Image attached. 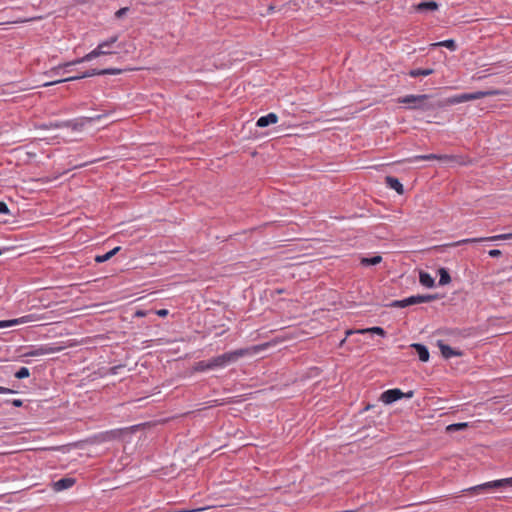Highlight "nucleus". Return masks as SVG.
<instances>
[{
	"mask_svg": "<svg viewBox=\"0 0 512 512\" xmlns=\"http://www.w3.org/2000/svg\"><path fill=\"white\" fill-rule=\"evenodd\" d=\"M267 346L268 344L255 345L250 348H240L234 351L226 352L222 355H218L208 360L209 368L210 370L224 368L230 365L231 363H235L241 357H244L252 353H257L265 349Z\"/></svg>",
	"mask_w": 512,
	"mask_h": 512,
	"instance_id": "1",
	"label": "nucleus"
},
{
	"mask_svg": "<svg viewBox=\"0 0 512 512\" xmlns=\"http://www.w3.org/2000/svg\"><path fill=\"white\" fill-rule=\"evenodd\" d=\"M429 98L430 96L427 94L406 95L398 98V103L409 104V109H417L423 111L433 110L435 108H440L444 106V104L441 102H439L436 105L429 103Z\"/></svg>",
	"mask_w": 512,
	"mask_h": 512,
	"instance_id": "2",
	"label": "nucleus"
},
{
	"mask_svg": "<svg viewBox=\"0 0 512 512\" xmlns=\"http://www.w3.org/2000/svg\"><path fill=\"white\" fill-rule=\"evenodd\" d=\"M117 41H118V36L117 35L112 36L109 39L100 42L98 44V46L94 50H92L91 52L86 54L84 57H82L80 59H77V60H75V61H73L71 63H68L67 65H72V64H76V63L85 62V61H90V60H92V59H94L96 57L102 56V55H111L114 52L111 51L110 48Z\"/></svg>",
	"mask_w": 512,
	"mask_h": 512,
	"instance_id": "3",
	"label": "nucleus"
},
{
	"mask_svg": "<svg viewBox=\"0 0 512 512\" xmlns=\"http://www.w3.org/2000/svg\"><path fill=\"white\" fill-rule=\"evenodd\" d=\"M505 93L506 92L502 91V90H487V91H477V92H473V93H462V94L447 98L445 101V104L454 105V104H459V103H463V102H467V101L477 100V99L488 97V96L502 95Z\"/></svg>",
	"mask_w": 512,
	"mask_h": 512,
	"instance_id": "4",
	"label": "nucleus"
},
{
	"mask_svg": "<svg viewBox=\"0 0 512 512\" xmlns=\"http://www.w3.org/2000/svg\"><path fill=\"white\" fill-rule=\"evenodd\" d=\"M123 71L124 70L118 69V68L90 69V70H87L86 72H84L82 75L68 77V78L61 79V80H55V81H51L50 83H43L42 86H50V85L58 84L61 82L78 80V79L87 78V77H91V76H95V75H117V74H121Z\"/></svg>",
	"mask_w": 512,
	"mask_h": 512,
	"instance_id": "5",
	"label": "nucleus"
},
{
	"mask_svg": "<svg viewBox=\"0 0 512 512\" xmlns=\"http://www.w3.org/2000/svg\"><path fill=\"white\" fill-rule=\"evenodd\" d=\"M437 299H439V296L437 294L415 295L405 298L403 300H395L389 306L394 308H405L410 305L428 303Z\"/></svg>",
	"mask_w": 512,
	"mask_h": 512,
	"instance_id": "6",
	"label": "nucleus"
},
{
	"mask_svg": "<svg viewBox=\"0 0 512 512\" xmlns=\"http://www.w3.org/2000/svg\"><path fill=\"white\" fill-rule=\"evenodd\" d=\"M508 486H512V477L482 483V484L467 488L464 491L473 494V493H479V492H488L492 489L503 488V487H508Z\"/></svg>",
	"mask_w": 512,
	"mask_h": 512,
	"instance_id": "7",
	"label": "nucleus"
},
{
	"mask_svg": "<svg viewBox=\"0 0 512 512\" xmlns=\"http://www.w3.org/2000/svg\"><path fill=\"white\" fill-rule=\"evenodd\" d=\"M86 120L84 117L80 118V119H76V120H72V121H67V122H63V123H49V125H42V126H37L35 125L36 128H39V129H48V130H57L61 127H68V128H71L73 130H81L83 129V127L86 125Z\"/></svg>",
	"mask_w": 512,
	"mask_h": 512,
	"instance_id": "8",
	"label": "nucleus"
},
{
	"mask_svg": "<svg viewBox=\"0 0 512 512\" xmlns=\"http://www.w3.org/2000/svg\"><path fill=\"white\" fill-rule=\"evenodd\" d=\"M428 161V160H440L444 162H456L459 164H463L464 162L460 160V157L454 155H438V154H427V155H417L412 158H408L406 162H414V161Z\"/></svg>",
	"mask_w": 512,
	"mask_h": 512,
	"instance_id": "9",
	"label": "nucleus"
},
{
	"mask_svg": "<svg viewBox=\"0 0 512 512\" xmlns=\"http://www.w3.org/2000/svg\"><path fill=\"white\" fill-rule=\"evenodd\" d=\"M508 239H512V233L500 234V235H495V236H490V237L463 239V240H459L457 242L450 244V246L457 247V246H460L463 244H468V243H480V242H485V241H497V240H508Z\"/></svg>",
	"mask_w": 512,
	"mask_h": 512,
	"instance_id": "10",
	"label": "nucleus"
},
{
	"mask_svg": "<svg viewBox=\"0 0 512 512\" xmlns=\"http://www.w3.org/2000/svg\"><path fill=\"white\" fill-rule=\"evenodd\" d=\"M33 317L34 322H38L37 324H34V328H38V330H34V335H44V333H42V328L44 326L56 323L53 316H48L44 313H38L37 311H34Z\"/></svg>",
	"mask_w": 512,
	"mask_h": 512,
	"instance_id": "11",
	"label": "nucleus"
},
{
	"mask_svg": "<svg viewBox=\"0 0 512 512\" xmlns=\"http://www.w3.org/2000/svg\"><path fill=\"white\" fill-rule=\"evenodd\" d=\"M401 398H403V392L398 388L386 390L380 396L381 401L385 404H392Z\"/></svg>",
	"mask_w": 512,
	"mask_h": 512,
	"instance_id": "12",
	"label": "nucleus"
},
{
	"mask_svg": "<svg viewBox=\"0 0 512 512\" xmlns=\"http://www.w3.org/2000/svg\"><path fill=\"white\" fill-rule=\"evenodd\" d=\"M438 347L441 351L442 356L446 359H449L453 356L460 357L463 355L462 351L453 349L449 345L444 344L443 341H441V340L438 341Z\"/></svg>",
	"mask_w": 512,
	"mask_h": 512,
	"instance_id": "13",
	"label": "nucleus"
},
{
	"mask_svg": "<svg viewBox=\"0 0 512 512\" xmlns=\"http://www.w3.org/2000/svg\"><path fill=\"white\" fill-rule=\"evenodd\" d=\"M36 123H34V129L38 130V135L34 136V144L38 141L49 140L57 138V135L54 133L56 130H48V129H39L35 127ZM43 124H41L42 126ZM40 126V124H37Z\"/></svg>",
	"mask_w": 512,
	"mask_h": 512,
	"instance_id": "14",
	"label": "nucleus"
},
{
	"mask_svg": "<svg viewBox=\"0 0 512 512\" xmlns=\"http://www.w3.org/2000/svg\"><path fill=\"white\" fill-rule=\"evenodd\" d=\"M278 121V116L275 113H269L266 116L260 117L256 125L257 127L264 128L269 126L270 124H275Z\"/></svg>",
	"mask_w": 512,
	"mask_h": 512,
	"instance_id": "15",
	"label": "nucleus"
},
{
	"mask_svg": "<svg viewBox=\"0 0 512 512\" xmlns=\"http://www.w3.org/2000/svg\"><path fill=\"white\" fill-rule=\"evenodd\" d=\"M74 483H75L74 478L66 477V478H62L56 482H53L52 486L55 491H61V490L68 489V488L72 487L74 485Z\"/></svg>",
	"mask_w": 512,
	"mask_h": 512,
	"instance_id": "16",
	"label": "nucleus"
},
{
	"mask_svg": "<svg viewBox=\"0 0 512 512\" xmlns=\"http://www.w3.org/2000/svg\"><path fill=\"white\" fill-rule=\"evenodd\" d=\"M385 183L387 186L393 190H395L398 194H403L404 188L402 183L399 181V179L393 177V176H386L385 177Z\"/></svg>",
	"mask_w": 512,
	"mask_h": 512,
	"instance_id": "17",
	"label": "nucleus"
},
{
	"mask_svg": "<svg viewBox=\"0 0 512 512\" xmlns=\"http://www.w3.org/2000/svg\"><path fill=\"white\" fill-rule=\"evenodd\" d=\"M411 347L413 349H415V351L417 352L418 354V357L419 359L422 361V362H427L429 360V351L427 349V347L423 344H420V343H414L411 345Z\"/></svg>",
	"mask_w": 512,
	"mask_h": 512,
	"instance_id": "18",
	"label": "nucleus"
},
{
	"mask_svg": "<svg viewBox=\"0 0 512 512\" xmlns=\"http://www.w3.org/2000/svg\"><path fill=\"white\" fill-rule=\"evenodd\" d=\"M438 9V3L435 1H424L415 6L417 12L435 11Z\"/></svg>",
	"mask_w": 512,
	"mask_h": 512,
	"instance_id": "19",
	"label": "nucleus"
},
{
	"mask_svg": "<svg viewBox=\"0 0 512 512\" xmlns=\"http://www.w3.org/2000/svg\"><path fill=\"white\" fill-rule=\"evenodd\" d=\"M419 282L428 288H432L435 286L434 278L427 272L420 271L419 273Z\"/></svg>",
	"mask_w": 512,
	"mask_h": 512,
	"instance_id": "20",
	"label": "nucleus"
},
{
	"mask_svg": "<svg viewBox=\"0 0 512 512\" xmlns=\"http://www.w3.org/2000/svg\"><path fill=\"white\" fill-rule=\"evenodd\" d=\"M61 349H62V347H52V346L45 345V346H40L38 348L34 347L33 354H34V356L44 355V354L60 351Z\"/></svg>",
	"mask_w": 512,
	"mask_h": 512,
	"instance_id": "21",
	"label": "nucleus"
},
{
	"mask_svg": "<svg viewBox=\"0 0 512 512\" xmlns=\"http://www.w3.org/2000/svg\"><path fill=\"white\" fill-rule=\"evenodd\" d=\"M120 249H121V247L117 246V247L113 248L112 250H110L109 252H107V253H105L103 255H97L95 257V261L97 263L106 262L109 259H111Z\"/></svg>",
	"mask_w": 512,
	"mask_h": 512,
	"instance_id": "22",
	"label": "nucleus"
},
{
	"mask_svg": "<svg viewBox=\"0 0 512 512\" xmlns=\"http://www.w3.org/2000/svg\"><path fill=\"white\" fill-rule=\"evenodd\" d=\"M434 70L431 69V68H427V69H422V68H417V69H412L409 71V76L411 77H418V76H429L431 74H433Z\"/></svg>",
	"mask_w": 512,
	"mask_h": 512,
	"instance_id": "23",
	"label": "nucleus"
},
{
	"mask_svg": "<svg viewBox=\"0 0 512 512\" xmlns=\"http://www.w3.org/2000/svg\"><path fill=\"white\" fill-rule=\"evenodd\" d=\"M433 47H446L451 51H455L457 48L456 42L453 39L444 40L441 42L433 43Z\"/></svg>",
	"mask_w": 512,
	"mask_h": 512,
	"instance_id": "24",
	"label": "nucleus"
},
{
	"mask_svg": "<svg viewBox=\"0 0 512 512\" xmlns=\"http://www.w3.org/2000/svg\"><path fill=\"white\" fill-rule=\"evenodd\" d=\"M438 272L440 275V279H439L440 286L447 285L451 282L450 274L445 268H440Z\"/></svg>",
	"mask_w": 512,
	"mask_h": 512,
	"instance_id": "25",
	"label": "nucleus"
},
{
	"mask_svg": "<svg viewBox=\"0 0 512 512\" xmlns=\"http://www.w3.org/2000/svg\"><path fill=\"white\" fill-rule=\"evenodd\" d=\"M357 332L358 333H372V334L380 335L382 337L386 336V331L382 327H379V326H374V327H371V328L361 329V330H358Z\"/></svg>",
	"mask_w": 512,
	"mask_h": 512,
	"instance_id": "26",
	"label": "nucleus"
},
{
	"mask_svg": "<svg viewBox=\"0 0 512 512\" xmlns=\"http://www.w3.org/2000/svg\"><path fill=\"white\" fill-rule=\"evenodd\" d=\"M382 261V257L379 255L370 257V258H362L361 264L363 266L377 265Z\"/></svg>",
	"mask_w": 512,
	"mask_h": 512,
	"instance_id": "27",
	"label": "nucleus"
},
{
	"mask_svg": "<svg viewBox=\"0 0 512 512\" xmlns=\"http://www.w3.org/2000/svg\"><path fill=\"white\" fill-rule=\"evenodd\" d=\"M193 369L196 372H204L206 370H210L208 360L196 362L193 366Z\"/></svg>",
	"mask_w": 512,
	"mask_h": 512,
	"instance_id": "28",
	"label": "nucleus"
},
{
	"mask_svg": "<svg viewBox=\"0 0 512 512\" xmlns=\"http://www.w3.org/2000/svg\"><path fill=\"white\" fill-rule=\"evenodd\" d=\"M468 427V423L466 422H462V423H454V424H450L446 427V430L448 432H453V431H458V430H463V429H466Z\"/></svg>",
	"mask_w": 512,
	"mask_h": 512,
	"instance_id": "29",
	"label": "nucleus"
},
{
	"mask_svg": "<svg viewBox=\"0 0 512 512\" xmlns=\"http://www.w3.org/2000/svg\"><path fill=\"white\" fill-rule=\"evenodd\" d=\"M29 375H30V371L27 367H22L15 373V377L18 379H23V378L29 377Z\"/></svg>",
	"mask_w": 512,
	"mask_h": 512,
	"instance_id": "30",
	"label": "nucleus"
},
{
	"mask_svg": "<svg viewBox=\"0 0 512 512\" xmlns=\"http://www.w3.org/2000/svg\"><path fill=\"white\" fill-rule=\"evenodd\" d=\"M58 176H55L53 178H50V177H46V178H37V179H34V183H37V184H47V183H50V182H53L55 180H57Z\"/></svg>",
	"mask_w": 512,
	"mask_h": 512,
	"instance_id": "31",
	"label": "nucleus"
},
{
	"mask_svg": "<svg viewBox=\"0 0 512 512\" xmlns=\"http://www.w3.org/2000/svg\"><path fill=\"white\" fill-rule=\"evenodd\" d=\"M129 11L128 7L120 8L118 11L115 12V17L117 19H120L126 15V13Z\"/></svg>",
	"mask_w": 512,
	"mask_h": 512,
	"instance_id": "32",
	"label": "nucleus"
},
{
	"mask_svg": "<svg viewBox=\"0 0 512 512\" xmlns=\"http://www.w3.org/2000/svg\"><path fill=\"white\" fill-rule=\"evenodd\" d=\"M17 322H18L17 320H4V321H0V328H6V327L13 326Z\"/></svg>",
	"mask_w": 512,
	"mask_h": 512,
	"instance_id": "33",
	"label": "nucleus"
},
{
	"mask_svg": "<svg viewBox=\"0 0 512 512\" xmlns=\"http://www.w3.org/2000/svg\"><path fill=\"white\" fill-rule=\"evenodd\" d=\"M105 115L103 114H99V115H96V116H93V117H84L85 120H86V123H92L94 121H98L100 119H102Z\"/></svg>",
	"mask_w": 512,
	"mask_h": 512,
	"instance_id": "34",
	"label": "nucleus"
},
{
	"mask_svg": "<svg viewBox=\"0 0 512 512\" xmlns=\"http://www.w3.org/2000/svg\"><path fill=\"white\" fill-rule=\"evenodd\" d=\"M488 255L490 257L496 258V257H500L502 255V252L499 249H491V250H489Z\"/></svg>",
	"mask_w": 512,
	"mask_h": 512,
	"instance_id": "35",
	"label": "nucleus"
},
{
	"mask_svg": "<svg viewBox=\"0 0 512 512\" xmlns=\"http://www.w3.org/2000/svg\"><path fill=\"white\" fill-rule=\"evenodd\" d=\"M0 213H2V214L9 213V208H8L7 204L3 201H0Z\"/></svg>",
	"mask_w": 512,
	"mask_h": 512,
	"instance_id": "36",
	"label": "nucleus"
},
{
	"mask_svg": "<svg viewBox=\"0 0 512 512\" xmlns=\"http://www.w3.org/2000/svg\"><path fill=\"white\" fill-rule=\"evenodd\" d=\"M58 447H43V445H40L39 447H34V452L36 451H44V450H58Z\"/></svg>",
	"mask_w": 512,
	"mask_h": 512,
	"instance_id": "37",
	"label": "nucleus"
},
{
	"mask_svg": "<svg viewBox=\"0 0 512 512\" xmlns=\"http://www.w3.org/2000/svg\"><path fill=\"white\" fill-rule=\"evenodd\" d=\"M0 393L1 394H14V393H16V391L12 390V389H9V388H6V387L0 386Z\"/></svg>",
	"mask_w": 512,
	"mask_h": 512,
	"instance_id": "38",
	"label": "nucleus"
},
{
	"mask_svg": "<svg viewBox=\"0 0 512 512\" xmlns=\"http://www.w3.org/2000/svg\"><path fill=\"white\" fill-rule=\"evenodd\" d=\"M156 314L160 317H165L168 315V310L167 309H160V310H157L156 311Z\"/></svg>",
	"mask_w": 512,
	"mask_h": 512,
	"instance_id": "39",
	"label": "nucleus"
},
{
	"mask_svg": "<svg viewBox=\"0 0 512 512\" xmlns=\"http://www.w3.org/2000/svg\"><path fill=\"white\" fill-rule=\"evenodd\" d=\"M11 404H12L13 406H15V407H21L23 403H22V401H21V400H19V399H15V400L11 401Z\"/></svg>",
	"mask_w": 512,
	"mask_h": 512,
	"instance_id": "40",
	"label": "nucleus"
},
{
	"mask_svg": "<svg viewBox=\"0 0 512 512\" xmlns=\"http://www.w3.org/2000/svg\"><path fill=\"white\" fill-rule=\"evenodd\" d=\"M414 395V391L410 390L408 392H403V398H412Z\"/></svg>",
	"mask_w": 512,
	"mask_h": 512,
	"instance_id": "41",
	"label": "nucleus"
},
{
	"mask_svg": "<svg viewBox=\"0 0 512 512\" xmlns=\"http://www.w3.org/2000/svg\"><path fill=\"white\" fill-rule=\"evenodd\" d=\"M146 315V313L142 310H138L136 313H135V316L136 317H144Z\"/></svg>",
	"mask_w": 512,
	"mask_h": 512,
	"instance_id": "42",
	"label": "nucleus"
},
{
	"mask_svg": "<svg viewBox=\"0 0 512 512\" xmlns=\"http://www.w3.org/2000/svg\"><path fill=\"white\" fill-rule=\"evenodd\" d=\"M92 162L93 161L81 163V164L75 165L74 168L83 167V166H86L88 163H92Z\"/></svg>",
	"mask_w": 512,
	"mask_h": 512,
	"instance_id": "43",
	"label": "nucleus"
},
{
	"mask_svg": "<svg viewBox=\"0 0 512 512\" xmlns=\"http://www.w3.org/2000/svg\"><path fill=\"white\" fill-rule=\"evenodd\" d=\"M275 292H276L277 294H281V293H283V292H284V289H277Z\"/></svg>",
	"mask_w": 512,
	"mask_h": 512,
	"instance_id": "44",
	"label": "nucleus"
},
{
	"mask_svg": "<svg viewBox=\"0 0 512 512\" xmlns=\"http://www.w3.org/2000/svg\"><path fill=\"white\" fill-rule=\"evenodd\" d=\"M43 83H44V82H41L39 85H37V87H43V86H42V84H43ZM33 89H36V86H33Z\"/></svg>",
	"mask_w": 512,
	"mask_h": 512,
	"instance_id": "45",
	"label": "nucleus"
},
{
	"mask_svg": "<svg viewBox=\"0 0 512 512\" xmlns=\"http://www.w3.org/2000/svg\"><path fill=\"white\" fill-rule=\"evenodd\" d=\"M352 333H353V331H351V330L346 331V335H347V336H348V335H350V334H352Z\"/></svg>",
	"mask_w": 512,
	"mask_h": 512,
	"instance_id": "46",
	"label": "nucleus"
},
{
	"mask_svg": "<svg viewBox=\"0 0 512 512\" xmlns=\"http://www.w3.org/2000/svg\"><path fill=\"white\" fill-rule=\"evenodd\" d=\"M2 254V251L0 250V255Z\"/></svg>",
	"mask_w": 512,
	"mask_h": 512,
	"instance_id": "47",
	"label": "nucleus"
}]
</instances>
